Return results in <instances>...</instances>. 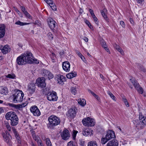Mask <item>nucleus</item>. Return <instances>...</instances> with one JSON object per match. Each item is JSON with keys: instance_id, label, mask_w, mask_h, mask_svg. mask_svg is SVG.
<instances>
[{"instance_id": "nucleus-1", "label": "nucleus", "mask_w": 146, "mask_h": 146, "mask_svg": "<svg viewBox=\"0 0 146 146\" xmlns=\"http://www.w3.org/2000/svg\"><path fill=\"white\" fill-rule=\"evenodd\" d=\"M31 54L30 52H27L18 57L16 59L17 63L19 65H23L31 62Z\"/></svg>"}, {"instance_id": "nucleus-2", "label": "nucleus", "mask_w": 146, "mask_h": 146, "mask_svg": "<svg viewBox=\"0 0 146 146\" xmlns=\"http://www.w3.org/2000/svg\"><path fill=\"white\" fill-rule=\"evenodd\" d=\"M24 96L23 92L19 90L12 96L13 101L14 103L21 102L23 101Z\"/></svg>"}, {"instance_id": "nucleus-3", "label": "nucleus", "mask_w": 146, "mask_h": 146, "mask_svg": "<svg viewBox=\"0 0 146 146\" xmlns=\"http://www.w3.org/2000/svg\"><path fill=\"white\" fill-rule=\"evenodd\" d=\"M49 124L48 125L49 129H52L54 126L58 125L60 123L59 118L55 115H52L48 118Z\"/></svg>"}, {"instance_id": "nucleus-4", "label": "nucleus", "mask_w": 146, "mask_h": 146, "mask_svg": "<svg viewBox=\"0 0 146 146\" xmlns=\"http://www.w3.org/2000/svg\"><path fill=\"white\" fill-rule=\"evenodd\" d=\"M115 137V133L112 130H109L106 133V134L104 137H103L101 140V143L105 144L109 140Z\"/></svg>"}, {"instance_id": "nucleus-5", "label": "nucleus", "mask_w": 146, "mask_h": 146, "mask_svg": "<svg viewBox=\"0 0 146 146\" xmlns=\"http://www.w3.org/2000/svg\"><path fill=\"white\" fill-rule=\"evenodd\" d=\"M82 122L84 125L87 127H92L95 125L94 120L92 119L87 117L84 118L82 120Z\"/></svg>"}, {"instance_id": "nucleus-6", "label": "nucleus", "mask_w": 146, "mask_h": 146, "mask_svg": "<svg viewBox=\"0 0 146 146\" xmlns=\"http://www.w3.org/2000/svg\"><path fill=\"white\" fill-rule=\"evenodd\" d=\"M47 99L50 101H56L58 98L56 93L54 92H48L47 94Z\"/></svg>"}, {"instance_id": "nucleus-7", "label": "nucleus", "mask_w": 146, "mask_h": 146, "mask_svg": "<svg viewBox=\"0 0 146 146\" xmlns=\"http://www.w3.org/2000/svg\"><path fill=\"white\" fill-rule=\"evenodd\" d=\"M36 84L39 87L42 88H45L46 86L45 78L43 77L38 78L36 80Z\"/></svg>"}, {"instance_id": "nucleus-8", "label": "nucleus", "mask_w": 146, "mask_h": 146, "mask_svg": "<svg viewBox=\"0 0 146 146\" xmlns=\"http://www.w3.org/2000/svg\"><path fill=\"white\" fill-rule=\"evenodd\" d=\"M42 76L44 78L50 80L54 77L53 74L49 71L44 69L42 70Z\"/></svg>"}, {"instance_id": "nucleus-9", "label": "nucleus", "mask_w": 146, "mask_h": 146, "mask_svg": "<svg viewBox=\"0 0 146 146\" xmlns=\"http://www.w3.org/2000/svg\"><path fill=\"white\" fill-rule=\"evenodd\" d=\"M31 112L35 116H39L40 115V112L37 107L34 106L31 107L30 108Z\"/></svg>"}, {"instance_id": "nucleus-10", "label": "nucleus", "mask_w": 146, "mask_h": 146, "mask_svg": "<svg viewBox=\"0 0 146 146\" xmlns=\"http://www.w3.org/2000/svg\"><path fill=\"white\" fill-rule=\"evenodd\" d=\"M60 136L62 139L67 140L70 137V134L69 131L66 129L64 130L60 133Z\"/></svg>"}, {"instance_id": "nucleus-11", "label": "nucleus", "mask_w": 146, "mask_h": 146, "mask_svg": "<svg viewBox=\"0 0 146 146\" xmlns=\"http://www.w3.org/2000/svg\"><path fill=\"white\" fill-rule=\"evenodd\" d=\"M130 80L131 81L132 84L137 90L138 93L140 94H142L143 92V90L142 88L140 86L139 84L137 82L134 81L133 80H132L131 79H130Z\"/></svg>"}, {"instance_id": "nucleus-12", "label": "nucleus", "mask_w": 146, "mask_h": 146, "mask_svg": "<svg viewBox=\"0 0 146 146\" xmlns=\"http://www.w3.org/2000/svg\"><path fill=\"white\" fill-rule=\"evenodd\" d=\"M76 114V113L74 109H70L66 114V115L69 119H73L75 117Z\"/></svg>"}, {"instance_id": "nucleus-13", "label": "nucleus", "mask_w": 146, "mask_h": 146, "mask_svg": "<svg viewBox=\"0 0 146 146\" xmlns=\"http://www.w3.org/2000/svg\"><path fill=\"white\" fill-rule=\"evenodd\" d=\"M55 79L58 84L62 85L64 84V82L66 81V77L60 74L57 75L55 77Z\"/></svg>"}, {"instance_id": "nucleus-14", "label": "nucleus", "mask_w": 146, "mask_h": 146, "mask_svg": "<svg viewBox=\"0 0 146 146\" xmlns=\"http://www.w3.org/2000/svg\"><path fill=\"white\" fill-rule=\"evenodd\" d=\"M2 135L5 141L7 144H10L11 143V140L12 139L11 136L9 134H7V133H3Z\"/></svg>"}, {"instance_id": "nucleus-15", "label": "nucleus", "mask_w": 146, "mask_h": 146, "mask_svg": "<svg viewBox=\"0 0 146 146\" xmlns=\"http://www.w3.org/2000/svg\"><path fill=\"white\" fill-rule=\"evenodd\" d=\"M134 123L136 127L138 129H141L144 128V125L141 120H135Z\"/></svg>"}, {"instance_id": "nucleus-16", "label": "nucleus", "mask_w": 146, "mask_h": 146, "mask_svg": "<svg viewBox=\"0 0 146 146\" xmlns=\"http://www.w3.org/2000/svg\"><path fill=\"white\" fill-rule=\"evenodd\" d=\"M35 86L34 84L31 83L28 86V91L29 94H33L35 91Z\"/></svg>"}, {"instance_id": "nucleus-17", "label": "nucleus", "mask_w": 146, "mask_h": 146, "mask_svg": "<svg viewBox=\"0 0 146 146\" xmlns=\"http://www.w3.org/2000/svg\"><path fill=\"white\" fill-rule=\"evenodd\" d=\"M6 26L5 24H0V38L3 37L5 33Z\"/></svg>"}, {"instance_id": "nucleus-18", "label": "nucleus", "mask_w": 146, "mask_h": 146, "mask_svg": "<svg viewBox=\"0 0 146 146\" xmlns=\"http://www.w3.org/2000/svg\"><path fill=\"white\" fill-rule=\"evenodd\" d=\"M48 24L52 30L54 29L55 27L56 22L52 18H49L48 19Z\"/></svg>"}, {"instance_id": "nucleus-19", "label": "nucleus", "mask_w": 146, "mask_h": 146, "mask_svg": "<svg viewBox=\"0 0 146 146\" xmlns=\"http://www.w3.org/2000/svg\"><path fill=\"white\" fill-rule=\"evenodd\" d=\"M62 66L63 70L66 72H68L70 71V64L68 62H63L62 64Z\"/></svg>"}, {"instance_id": "nucleus-20", "label": "nucleus", "mask_w": 146, "mask_h": 146, "mask_svg": "<svg viewBox=\"0 0 146 146\" xmlns=\"http://www.w3.org/2000/svg\"><path fill=\"white\" fill-rule=\"evenodd\" d=\"M16 114L13 111H10L7 113L5 115V118L6 119L10 120L15 116Z\"/></svg>"}, {"instance_id": "nucleus-21", "label": "nucleus", "mask_w": 146, "mask_h": 146, "mask_svg": "<svg viewBox=\"0 0 146 146\" xmlns=\"http://www.w3.org/2000/svg\"><path fill=\"white\" fill-rule=\"evenodd\" d=\"M12 131L14 134V135L15 137L17 140L18 143H19L20 144L21 143V141H20V138L19 137V135L18 132L15 129V128L14 127H13L12 128Z\"/></svg>"}, {"instance_id": "nucleus-22", "label": "nucleus", "mask_w": 146, "mask_h": 146, "mask_svg": "<svg viewBox=\"0 0 146 146\" xmlns=\"http://www.w3.org/2000/svg\"><path fill=\"white\" fill-rule=\"evenodd\" d=\"M0 49L4 54H6L10 51V48L8 45H6L4 47H0Z\"/></svg>"}, {"instance_id": "nucleus-23", "label": "nucleus", "mask_w": 146, "mask_h": 146, "mask_svg": "<svg viewBox=\"0 0 146 146\" xmlns=\"http://www.w3.org/2000/svg\"><path fill=\"white\" fill-rule=\"evenodd\" d=\"M118 143L117 140H113L109 142L107 146H118Z\"/></svg>"}, {"instance_id": "nucleus-24", "label": "nucleus", "mask_w": 146, "mask_h": 146, "mask_svg": "<svg viewBox=\"0 0 146 146\" xmlns=\"http://www.w3.org/2000/svg\"><path fill=\"white\" fill-rule=\"evenodd\" d=\"M8 92V90L7 87H0V93L1 94L6 95Z\"/></svg>"}, {"instance_id": "nucleus-25", "label": "nucleus", "mask_w": 146, "mask_h": 146, "mask_svg": "<svg viewBox=\"0 0 146 146\" xmlns=\"http://www.w3.org/2000/svg\"><path fill=\"white\" fill-rule=\"evenodd\" d=\"M139 119L142 121L144 125H146V117H144L141 113H139Z\"/></svg>"}, {"instance_id": "nucleus-26", "label": "nucleus", "mask_w": 146, "mask_h": 146, "mask_svg": "<svg viewBox=\"0 0 146 146\" xmlns=\"http://www.w3.org/2000/svg\"><path fill=\"white\" fill-rule=\"evenodd\" d=\"M50 2L48 4L50 7L53 10L55 11L56 10V6L54 3H53L52 0H49Z\"/></svg>"}, {"instance_id": "nucleus-27", "label": "nucleus", "mask_w": 146, "mask_h": 146, "mask_svg": "<svg viewBox=\"0 0 146 146\" xmlns=\"http://www.w3.org/2000/svg\"><path fill=\"white\" fill-rule=\"evenodd\" d=\"M78 101L79 104L82 106H84L86 104V101L83 99H79Z\"/></svg>"}, {"instance_id": "nucleus-28", "label": "nucleus", "mask_w": 146, "mask_h": 146, "mask_svg": "<svg viewBox=\"0 0 146 146\" xmlns=\"http://www.w3.org/2000/svg\"><path fill=\"white\" fill-rule=\"evenodd\" d=\"M90 130L88 129H84L82 132V134L84 136H87L90 133Z\"/></svg>"}, {"instance_id": "nucleus-29", "label": "nucleus", "mask_w": 146, "mask_h": 146, "mask_svg": "<svg viewBox=\"0 0 146 146\" xmlns=\"http://www.w3.org/2000/svg\"><path fill=\"white\" fill-rule=\"evenodd\" d=\"M27 103H23L21 104H18L16 105V108L20 110V108L25 107L27 105Z\"/></svg>"}, {"instance_id": "nucleus-30", "label": "nucleus", "mask_w": 146, "mask_h": 146, "mask_svg": "<svg viewBox=\"0 0 146 146\" xmlns=\"http://www.w3.org/2000/svg\"><path fill=\"white\" fill-rule=\"evenodd\" d=\"M107 11V10L106 9H104L103 11H101V13L102 16L104 17V18L106 21H108V19L107 17L106 13Z\"/></svg>"}, {"instance_id": "nucleus-31", "label": "nucleus", "mask_w": 146, "mask_h": 146, "mask_svg": "<svg viewBox=\"0 0 146 146\" xmlns=\"http://www.w3.org/2000/svg\"><path fill=\"white\" fill-rule=\"evenodd\" d=\"M30 54H31V57H30L31 58V60H32L31 62L29 63V64H32L35 63L36 64L39 63V62L35 58H34L33 57V56L32 54L30 52Z\"/></svg>"}, {"instance_id": "nucleus-32", "label": "nucleus", "mask_w": 146, "mask_h": 146, "mask_svg": "<svg viewBox=\"0 0 146 146\" xmlns=\"http://www.w3.org/2000/svg\"><path fill=\"white\" fill-rule=\"evenodd\" d=\"M76 76V73L72 72L67 74L66 75V77L67 78L69 79H71L75 77Z\"/></svg>"}, {"instance_id": "nucleus-33", "label": "nucleus", "mask_w": 146, "mask_h": 146, "mask_svg": "<svg viewBox=\"0 0 146 146\" xmlns=\"http://www.w3.org/2000/svg\"><path fill=\"white\" fill-rule=\"evenodd\" d=\"M19 119H15L14 120L11 121V124L13 126H15L17 125L19 122Z\"/></svg>"}, {"instance_id": "nucleus-34", "label": "nucleus", "mask_w": 146, "mask_h": 146, "mask_svg": "<svg viewBox=\"0 0 146 146\" xmlns=\"http://www.w3.org/2000/svg\"><path fill=\"white\" fill-rule=\"evenodd\" d=\"M88 146H98V145L96 141H91L88 143Z\"/></svg>"}, {"instance_id": "nucleus-35", "label": "nucleus", "mask_w": 146, "mask_h": 146, "mask_svg": "<svg viewBox=\"0 0 146 146\" xmlns=\"http://www.w3.org/2000/svg\"><path fill=\"white\" fill-rule=\"evenodd\" d=\"M76 53L77 55L80 57L83 62L85 63H86L87 61L82 54L78 51Z\"/></svg>"}, {"instance_id": "nucleus-36", "label": "nucleus", "mask_w": 146, "mask_h": 146, "mask_svg": "<svg viewBox=\"0 0 146 146\" xmlns=\"http://www.w3.org/2000/svg\"><path fill=\"white\" fill-rule=\"evenodd\" d=\"M29 24L30 23H23L21 22L20 21H18L15 23V24L19 25L21 26L29 25Z\"/></svg>"}, {"instance_id": "nucleus-37", "label": "nucleus", "mask_w": 146, "mask_h": 146, "mask_svg": "<svg viewBox=\"0 0 146 146\" xmlns=\"http://www.w3.org/2000/svg\"><path fill=\"white\" fill-rule=\"evenodd\" d=\"M89 92L90 93L98 100L99 101L100 98L99 97L95 94L91 90H88Z\"/></svg>"}, {"instance_id": "nucleus-38", "label": "nucleus", "mask_w": 146, "mask_h": 146, "mask_svg": "<svg viewBox=\"0 0 146 146\" xmlns=\"http://www.w3.org/2000/svg\"><path fill=\"white\" fill-rule=\"evenodd\" d=\"M6 77L7 78H9L10 79H14L15 77V75L14 74H9L6 76Z\"/></svg>"}, {"instance_id": "nucleus-39", "label": "nucleus", "mask_w": 146, "mask_h": 146, "mask_svg": "<svg viewBox=\"0 0 146 146\" xmlns=\"http://www.w3.org/2000/svg\"><path fill=\"white\" fill-rule=\"evenodd\" d=\"M5 125L7 130L10 131L11 130V128L10 125L8 122H6L5 123Z\"/></svg>"}, {"instance_id": "nucleus-40", "label": "nucleus", "mask_w": 146, "mask_h": 146, "mask_svg": "<svg viewBox=\"0 0 146 146\" xmlns=\"http://www.w3.org/2000/svg\"><path fill=\"white\" fill-rule=\"evenodd\" d=\"M46 144L47 146H52L50 139L49 138H47L46 139Z\"/></svg>"}, {"instance_id": "nucleus-41", "label": "nucleus", "mask_w": 146, "mask_h": 146, "mask_svg": "<svg viewBox=\"0 0 146 146\" xmlns=\"http://www.w3.org/2000/svg\"><path fill=\"white\" fill-rule=\"evenodd\" d=\"M108 94L110 96V97L115 101H116V100L115 99V97L114 95L110 92L108 91Z\"/></svg>"}, {"instance_id": "nucleus-42", "label": "nucleus", "mask_w": 146, "mask_h": 146, "mask_svg": "<svg viewBox=\"0 0 146 146\" xmlns=\"http://www.w3.org/2000/svg\"><path fill=\"white\" fill-rule=\"evenodd\" d=\"M122 100L127 107H129V105L128 102L126 98H123Z\"/></svg>"}, {"instance_id": "nucleus-43", "label": "nucleus", "mask_w": 146, "mask_h": 146, "mask_svg": "<svg viewBox=\"0 0 146 146\" xmlns=\"http://www.w3.org/2000/svg\"><path fill=\"white\" fill-rule=\"evenodd\" d=\"M100 43L101 45L104 48H106V47H107L106 42L103 40H102L101 41Z\"/></svg>"}, {"instance_id": "nucleus-44", "label": "nucleus", "mask_w": 146, "mask_h": 146, "mask_svg": "<svg viewBox=\"0 0 146 146\" xmlns=\"http://www.w3.org/2000/svg\"><path fill=\"white\" fill-rule=\"evenodd\" d=\"M78 132V131H75V130H74L73 131L72 133L73 134L72 135V139L74 140H75V138L76 136V135L77 133Z\"/></svg>"}, {"instance_id": "nucleus-45", "label": "nucleus", "mask_w": 146, "mask_h": 146, "mask_svg": "<svg viewBox=\"0 0 146 146\" xmlns=\"http://www.w3.org/2000/svg\"><path fill=\"white\" fill-rule=\"evenodd\" d=\"M33 137V139L35 141H36L37 143L38 142V141H40L41 140L39 137L38 136H36V135L34 136Z\"/></svg>"}, {"instance_id": "nucleus-46", "label": "nucleus", "mask_w": 146, "mask_h": 146, "mask_svg": "<svg viewBox=\"0 0 146 146\" xmlns=\"http://www.w3.org/2000/svg\"><path fill=\"white\" fill-rule=\"evenodd\" d=\"M72 93L74 95H75L76 93V88L74 87H72L70 89Z\"/></svg>"}, {"instance_id": "nucleus-47", "label": "nucleus", "mask_w": 146, "mask_h": 146, "mask_svg": "<svg viewBox=\"0 0 146 146\" xmlns=\"http://www.w3.org/2000/svg\"><path fill=\"white\" fill-rule=\"evenodd\" d=\"M50 56L51 59L52 60V62H54V60H55V58H56L55 54L54 53H52L50 54Z\"/></svg>"}, {"instance_id": "nucleus-48", "label": "nucleus", "mask_w": 146, "mask_h": 146, "mask_svg": "<svg viewBox=\"0 0 146 146\" xmlns=\"http://www.w3.org/2000/svg\"><path fill=\"white\" fill-rule=\"evenodd\" d=\"M139 69L141 71H142L143 72H145V70L143 67V66H141V65H139L138 67Z\"/></svg>"}, {"instance_id": "nucleus-49", "label": "nucleus", "mask_w": 146, "mask_h": 146, "mask_svg": "<svg viewBox=\"0 0 146 146\" xmlns=\"http://www.w3.org/2000/svg\"><path fill=\"white\" fill-rule=\"evenodd\" d=\"M47 35H48V37L50 40H52L53 39V35L51 33H50V32Z\"/></svg>"}, {"instance_id": "nucleus-50", "label": "nucleus", "mask_w": 146, "mask_h": 146, "mask_svg": "<svg viewBox=\"0 0 146 146\" xmlns=\"http://www.w3.org/2000/svg\"><path fill=\"white\" fill-rule=\"evenodd\" d=\"M67 146H75V145L73 141H71L68 143Z\"/></svg>"}, {"instance_id": "nucleus-51", "label": "nucleus", "mask_w": 146, "mask_h": 146, "mask_svg": "<svg viewBox=\"0 0 146 146\" xmlns=\"http://www.w3.org/2000/svg\"><path fill=\"white\" fill-rule=\"evenodd\" d=\"M24 13L26 17L30 19L31 18V15L29 14V13L27 12V11L25 12V13Z\"/></svg>"}, {"instance_id": "nucleus-52", "label": "nucleus", "mask_w": 146, "mask_h": 146, "mask_svg": "<svg viewBox=\"0 0 146 146\" xmlns=\"http://www.w3.org/2000/svg\"><path fill=\"white\" fill-rule=\"evenodd\" d=\"M92 17L94 19V21L96 23V24L98 25V24L97 18L96 17L95 15H94V16H92Z\"/></svg>"}, {"instance_id": "nucleus-53", "label": "nucleus", "mask_w": 146, "mask_h": 146, "mask_svg": "<svg viewBox=\"0 0 146 146\" xmlns=\"http://www.w3.org/2000/svg\"><path fill=\"white\" fill-rule=\"evenodd\" d=\"M85 23L90 28H92V26L88 21L86 20L85 21Z\"/></svg>"}, {"instance_id": "nucleus-54", "label": "nucleus", "mask_w": 146, "mask_h": 146, "mask_svg": "<svg viewBox=\"0 0 146 146\" xmlns=\"http://www.w3.org/2000/svg\"><path fill=\"white\" fill-rule=\"evenodd\" d=\"M118 51L120 52L121 53V54L122 55H123L124 54V53L123 52V51L122 49L120 47L117 50Z\"/></svg>"}, {"instance_id": "nucleus-55", "label": "nucleus", "mask_w": 146, "mask_h": 146, "mask_svg": "<svg viewBox=\"0 0 146 146\" xmlns=\"http://www.w3.org/2000/svg\"><path fill=\"white\" fill-rule=\"evenodd\" d=\"M120 24L123 28H124L125 27V24L123 21H120Z\"/></svg>"}, {"instance_id": "nucleus-56", "label": "nucleus", "mask_w": 146, "mask_h": 146, "mask_svg": "<svg viewBox=\"0 0 146 146\" xmlns=\"http://www.w3.org/2000/svg\"><path fill=\"white\" fill-rule=\"evenodd\" d=\"M21 10L22 11V12L23 13H25V12L27 11L26 10L25 8L23 6H21Z\"/></svg>"}, {"instance_id": "nucleus-57", "label": "nucleus", "mask_w": 146, "mask_h": 146, "mask_svg": "<svg viewBox=\"0 0 146 146\" xmlns=\"http://www.w3.org/2000/svg\"><path fill=\"white\" fill-rule=\"evenodd\" d=\"M13 8L15 11L18 13L19 15H20V14H21L20 11L17 9L16 7H14Z\"/></svg>"}, {"instance_id": "nucleus-58", "label": "nucleus", "mask_w": 146, "mask_h": 146, "mask_svg": "<svg viewBox=\"0 0 146 146\" xmlns=\"http://www.w3.org/2000/svg\"><path fill=\"white\" fill-rule=\"evenodd\" d=\"M37 143L38 146H44L43 144L42 143V140L38 141Z\"/></svg>"}, {"instance_id": "nucleus-59", "label": "nucleus", "mask_w": 146, "mask_h": 146, "mask_svg": "<svg viewBox=\"0 0 146 146\" xmlns=\"http://www.w3.org/2000/svg\"><path fill=\"white\" fill-rule=\"evenodd\" d=\"M113 46L116 50H117L118 49L120 48V46L119 45H117L116 44H114Z\"/></svg>"}, {"instance_id": "nucleus-60", "label": "nucleus", "mask_w": 146, "mask_h": 146, "mask_svg": "<svg viewBox=\"0 0 146 146\" xmlns=\"http://www.w3.org/2000/svg\"><path fill=\"white\" fill-rule=\"evenodd\" d=\"M89 11L92 16H94V15L95 14L94 13L92 9H90Z\"/></svg>"}, {"instance_id": "nucleus-61", "label": "nucleus", "mask_w": 146, "mask_h": 146, "mask_svg": "<svg viewBox=\"0 0 146 146\" xmlns=\"http://www.w3.org/2000/svg\"><path fill=\"white\" fill-rule=\"evenodd\" d=\"M9 105L10 106L14 107L15 108H16V107L17 105L12 104H9Z\"/></svg>"}, {"instance_id": "nucleus-62", "label": "nucleus", "mask_w": 146, "mask_h": 146, "mask_svg": "<svg viewBox=\"0 0 146 146\" xmlns=\"http://www.w3.org/2000/svg\"><path fill=\"white\" fill-rule=\"evenodd\" d=\"M14 117L12 118L10 120L12 121V120H15V119H19L18 118V117L17 115H16Z\"/></svg>"}, {"instance_id": "nucleus-63", "label": "nucleus", "mask_w": 146, "mask_h": 146, "mask_svg": "<svg viewBox=\"0 0 146 146\" xmlns=\"http://www.w3.org/2000/svg\"><path fill=\"white\" fill-rule=\"evenodd\" d=\"M31 134H32L33 137L34 136H35V132L33 130H31Z\"/></svg>"}, {"instance_id": "nucleus-64", "label": "nucleus", "mask_w": 146, "mask_h": 146, "mask_svg": "<svg viewBox=\"0 0 146 146\" xmlns=\"http://www.w3.org/2000/svg\"><path fill=\"white\" fill-rule=\"evenodd\" d=\"M129 20H130V22L131 23V24L133 25L134 24V22L133 21V19H132L130 18V19Z\"/></svg>"}]
</instances>
